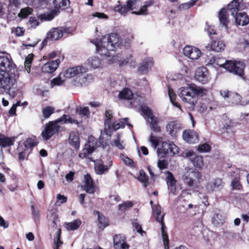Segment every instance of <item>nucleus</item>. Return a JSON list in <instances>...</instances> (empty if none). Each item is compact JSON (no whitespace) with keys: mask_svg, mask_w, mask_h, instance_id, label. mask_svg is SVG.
<instances>
[{"mask_svg":"<svg viewBox=\"0 0 249 249\" xmlns=\"http://www.w3.org/2000/svg\"><path fill=\"white\" fill-rule=\"evenodd\" d=\"M92 43L95 45L97 52L101 55L110 57L109 61L111 63L118 62L120 66L128 65L130 67H134L136 60L133 56L130 54L126 58H120L117 54L115 55L114 52L119 47L123 45L122 39L116 33H112L109 36H104L99 40L96 39L92 41Z\"/></svg>","mask_w":249,"mask_h":249,"instance_id":"nucleus-1","label":"nucleus"},{"mask_svg":"<svg viewBox=\"0 0 249 249\" xmlns=\"http://www.w3.org/2000/svg\"><path fill=\"white\" fill-rule=\"evenodd\" d=\"M105 126L104 130L101 131L99 138L100 143L103 146L107 144V140L110 139L111 133L113 131L124 128L125 124L129 127L131 125L128 122L127 118L120 120L119 123H115L112 120V112L111 110H107L105 112Z\"/></svg>","mask_w":249,"mask_h":249,"instance_id":"nucleus-2","label":"nucleus"},{"mask_svg":"<svg viewBox=\"0 0 249 249\" xmlns=\"http://www.w3.org/2000/svg\"><path fill=\"white\" fill-rule=\"evenodd\" d=\"M207 90L194 84H190L187 87H182L178 90V95L182 101L194 107L197 102L198 96H203L206 94Z\"/></svg>","mask_w":249,"mask_h":249,"instance_id":"nucleus-3","label":"nucleus"},{"mask_svg":"<svg viewBox=\"0 0 249 249\" xmlns=\"http://www.w3.org/2000/svg\"><path fill=\"white\" fill-rule=\"evenodd\" d=\"M88 71V69L82 65L70 67L60 72L58 77L53 78L51 82L52 88L55 86H60L68 79L85 73Z\"/></svg>","mask_w":249,"mask_h":249,"instance_id":"nucleus-4","label":"nucleus"},{"mask_svg":"<svg viewBox=\"0 0 249 249\" xmlns=\"http://www.w3.org/2000/svg\"><path fill=\"white\" fill-rule=\"evenodd\" d=\"M245 8L243 0H233L228 5L227 9L234 17L237 25L245 26L249 23V17L247 14L245 12H239Z\"/></svg>","mask_w":249,"mask_h":249,"instance_id":"nucleus-5","label":"nucleus"},{"mask_svg":"<svg viewBox=\"0 0 249 249\" xmlns=\"http://www.w3.org/2000/svg\"><path fill=\"white\" fill-rule=\"evenodd\" d=\"M219 66L227 71L240 76L243 74L245 65L241 61L236 60L225 61L223 58H216V67Z\"/></svg>","mask_w":249,"mask_h":249,"instance_id":"nucleus-6","label":"nucleus"},{"mask_svg":"<svg viewBox=\"0 0 249 249\" xmlns=\"http://www.w3.org/2000/svg\"><path fill=\"white\" fill-rule=\"evenodd\" d=\"M161 208L159 205H155L153 208V215L155 217L157 222L161 225V232L164 249H169L168 236L166 232V227L163 222L164 214L161 213Z\"/></svg>","mask_w":249,"mask_h":249,"instance_id":"nucleus-7","label":"nucleus"},{"mask_svg":"<svg viewBox=\"0 0 249 249\" xmlns=\"http://www.w3.org/2000/svg\"><path fill=\"white\" fill-rule=\"evenodd\" d=\"M201 174L197 171L190 169L183 176L182 179L185 184L192 188H196L199 186Z\"/></svg>","mask_w":249,"mask_h":249,"instance_id":"nucleus-8","label":"nucleus"},{"mask_svg":"<svg viewBox=\"0 0 249 249\" xmlns=\"http://www.w3.org/2000/svg\"><path fill=\"white\" fill-rule=\"evenodd\" d=\"M159 156L164 157L167 155L173 156L179 153V148L173 142H163L157 149Z\"/></svg>","mask_w":249,"mask_h":249,"instance_id":"nucleus-9","label":"nucleus"},{"mask_svg":"<svg viewBox=\"0 0 249 249\" xmlns=\"http://www.w3.org/2000/svg\"><path fill=\"white\" fill-rule=\"evenodd\" d=\"M118 96L121 99L131 100L130 103L133 107H137L140 105L142 101V96L137 94H133L132 91L127 88H125L120 91Z\"/></svg>","mask_w":249,"mask_h":249,"instance_id":"nucleus-10","label":"nucleus"},{"mask_svg":"<svg viewBox=\"0 0 249 249\" xmlns=\"http://www.w3.org/2000/svg\"><path fill=\"white\" fill-rule=\"evenodd\" d=\"M247 172L242 169L235 168L230 172L232 178L231 183V187L232 190H241L242 189V185L240 183V178L245 175Z\"/></svg>","mask_w":249,"mask_h":249,"instance_id":"nucleus-11","label":"nucleus"},{"mask_svg":"<svg viewBox=\"0 0 249 249\" xmlns=\"http://www.w3.org/2000/svg\"><path fill=\"white\" fill-rule=\"evenodd\" d=\"M15 65L11 55L5 52L0 53V71L9 72L13 70Z\"/></svg>","mask_w":249,"mask_h":249,"instance_id":"nucleus-12","label":"nucleus"},{"mask_svg":"<svg viewBox=\"0 0 249 249\" xmlns=\"http://www.w3.org/2000/svg\"><path fill=\"white\" fill-rule=\"evenodd\" d=\"M60 122L58 119L54 121L49 122L46 125L45 129L42 132L41 135L45 141L48 140L52 136L57 133L60 129Z\"/></svg>","mask_w":249,"mask_h":249,"instance_id":"nucleus-13","label":"nucleus"},{"mask_svg":"<svg viewBox=\"0 0 249 249\" xmlns=\"http://www.w3.org/2000/svg\"><path fill=\"white\" fill-rule=\"evenodd\" d=\"M16 83V79L12 78L8 72H0V89H2L8 92Z\"/></svg>","mask_w":249,"mask_h":249,"instance_id":"nucleus-14","label":"nucleus"},{"mask_svg":"<svg viewBox=\"0 0 249 249\" xmlns=\"http://www.w3.org/2000/svg\"><path fill=\"white\" fill-rule=\"evenodd\" d=\"M70 29L68 27H57L51 29L47 33V37L42 42L44 44L48 39L52 40H57L62 37L64 33H70Z\"/></svg>","mask_w":249,"mask_h":249,"instance_id":"nucleus-15","label":"nucleus"},{"mask_svg":"<svg viewBox=\"0 0 249 249\" xmlns=\"http://www.w3.org/2000/svg\"><path fill=\"white\" fill-rule=\"evenodd\" d=\"M97 146L96 139L92 136L89 137L88 142L85 144V147L82 152L79 154V158L83 159L87 158L88 155L91 154L94 151Z\"/></svg>","mask_w":249,"mask_h":249,"instance_id":"nucleus-16","label":"nucleus"},{"mask_svg":"<svg viewBox=\"0 0 249 249\" xmlns=\"http://www.w3.org/2000/svg\"><path fill=\"white\" fill-rule=\"evenodd\" d=\"M224 186V183L222 178H215L205 185V191L207 193H212L220 191L223 189Z\"/></svg>","mask_w":249,"mask_h":249,"instance_id":"nucleus-17","label":"nucleus"},{"mask_svg":"<svg viewBox=\"0 0 249 249\" xmlns=\"http://www.w3.org/2000/svg\"><path fill=\"white\" fill-rule=\"evenodd\" d=\"M142 112L146 116L150 123L152 129L155 132H160V129L157 124V119L152 114L151 110L146 106H141Z\"/></svg>","mask_w":249,"mask_h":249,"instance_id":"nucleus-18","label":"nucleus"},{"mask_svg":"<svg viewBox=\"0 0 249 249\" xmlns=\"http://www.w3.org/2000/svg\"><path fill=\"white\" fill-rule=\"evenodd\" d=\"M195 77L197 81L203 84L207 83L211 79L209 72L205 67L197 69Z\"/></svg>","mask_w":249,"mask_h":249,"instance_id":"nucleus-19","label":"nucleus"},{"mask_svg":"<svg viewBox=\"0 0 249 249\" xmlns=\"http://www.w3.org/2000/svg\"><path fill=\"white\" fill-rule=\"evenodd\" d=\"M183 54L192 60H196L201 54V51L197 48L187 45L183 49Z\"/></svg>","mask_w":249,"mask_h":249,"instance_id":"nucleus-20","label":"nucleus"},{"mask_svg":"<svg viewBox=\"0 0 249 249\" xmlns=\"http://www.w3.org/2000/svg\"><path fill=\"white\" fill-rule=\"evenodd\" d=\"M154 64L153 59L151 57L144 58L138 67V71L142 73H147L152 68Z\"/></svg>","mask_w":249,"mask_h":249,"instance_id":"nucleus-21","label":"nucleus"},{"mask_svg":"<svg viewBox=\"0 0 249 249\" xmlns=\"http://www.w3.org/2000/svg\"><path fill=\"white\" fill-rule=\"evenodd\" d=\"M124 235L117 234L113 238V245L115 249H129V246L126 243Z\"/></svg>","mask_w":249,"mask_h":249,"instance_id":"nucleus-22","label":"nucleus"},{"mask_svg":"<svg viewBox=\"0 0 249 249\" xmlns=\"http://www.w3.org/2000/svg\"><path fill=\"white\" fill-rule=\"evenodd\" d=\"M86 65L91 70L100 69L103 68V62L98 56L92 55L88 58Z\"/></svg>","mask_w":249,"mask_h":249,"instance_id":"nucleus-23","label":"nucleus"},{"mask_svg":"<svg viewBox=\"0 0 249 249\" xmlns=\"http://www.w3.org/2000/svg\"><path fill=\"white\" fill-rule=\"evenodd\" d=\"M112 165V161L111 160H109L107 165H104L102 161L97 160L95 162L94 165L95 173L96 174L100 175L106 174Z\"/></svg>","mask_w":249,"mask_h":249,"instance_id":"nucleus-24","label":"nucleus"},{"mask_svg":"<svg viewBox=\"0 0 249 249\" xmlns=\"http://www.w3.org/2000/svg\"><path fill=\"white\" fill-rule=\"evenodd\" d=\"M60 62L59 59L47 62L42 66L41 71L45 73H52L57 69Z\"/></svg>","mask_w":249,"mask_h":249,"instance_id":"nucleus-25","label":"nucleus"},{"mask_svg":"<svg viewBox=\"0 0 249 249\" xmlns=\"http://www.w3.org/2000/svg\"><path fill=\"white\" fill-rule=\"evenodd\" d=\"M83 188L88 193L93 194L95 191V187L93 180L89 174H87L84 176Z\"/></svg>","mask_w":249,"mask_h":249,"instance_id":"nucleus-26","label":"nucleus"},{"mask_svg":"<svg viewBox=\"0 0 249 249\" xmlns=\"http://www.w3.org/2000/svg\"><path fill=\"white\" fill-rule=\"evenodd\" d=\"M182 137L185 141L190 143H195L198 141V134L193 130H184L183 132Z\"/></svg>","mask_w":249,"mask_h":249,"instance_id":"nucleus-27","label":"nucleus"},{"mask_svg":"<svg viewBox=\"0 0 249 249\" xmlns=\"http://www.w3.org/2000/svg\"><path fill=\"white\" fill-rule=\"evenodd\" d=\"M181 124L178 121L169 122L166 126V129L169 134L172 137L176 135L181 130Z\"/></svg>","mask_w":249,"mask_h":249,"instance_id":"nucleus-28","label":"nucleus"},{"mask_svg":"<svg viewBox=\"0 0 249 249\" xmlns=\"http://www.w3.org/2000/svg\"><path fill=\"white\" fill-rule=\"evenodd\" d=\"M228 9L222 8L219 12L218 18L220 25L224 28L225 30H228L229 20L228 18V14L227 11Z\"/></svg>","mask_w":249,"mask_h":249,"instance_id":"nucleus-29","label":"nucleus"},{"mask_svg":"<svg viewBox=\"0 0 249 249\" xmlns=\"http://www.w3.org/2000/svg\"><path fill=\"white\" fill-rule=\"evenodd\" d=\"M111 145L120 150L124 149L125 147V144L122 139V135L118 134L111 141Z\"/></svg>","mask_w":249,"mask_h":249,"instance_id":"nucleus-30","label":"nucleus"},{"mask_svg":"<svg viewBox=\"0 0 249 249\" xmlns=\"http://www.w3.org/2000/svg\"><path fill=\"white\" fill-rule=\"evenodd\" d=\"M70 144L75 148L78 149L80 146V139L79 134L76 132H72L69 136Z\"/></svg>","mask_w":249,"mask_h":249,"instance_id":"nucleus-31","label":"nucleus"},{"mask_svg":"<svg viewBox=\"0 0 249 249\" xmlns=\"http://www.w3.org/2000/svg\"><path fill=\"white\" fill-rule=\"evenodd\" d=\"M225 45L222 40L220 39L214 40L212 42L211 48L212 50L220 52L225 49Z\"/></svg>","mask_w":249,"mask_h":249,"instance_id":"nucleus-32","label":"nucleus"},{"mask_svg":"<svg viewBox=\"0 0 249 249\" xmlns=\"http://www.w3.org/2000/svg\"><path fill=\"white\" fill-rule=\"evenodd\" d=\"M54 10L58 12L59 9L64 10L70 5L69 0H54Z\"/></svg>","mask_w":249,"mask_h":249,"instance_id":"nucleus-33","label":"nucleus"},{"mask_svg":"<svg viewBox=\"0 0 249 249\" xmlns=\"http://www.w3.org/2000/svg\"><path fill=\"white\" fill-rule=\"evenodd\" d=\"M58 121L60 122V124H61L68 123L75 124L76 125L79 124V122L77 120L74 119L70 116L65 114L58 118Z\"/></svg>","mask_w":249,"mask_h":249,"instance_id":"nucleus-34","label":"nucleus"},{"mask_svg":"<svg viewBox=\"0 0 249 249\" xmlns=\"http://www.w3.org/2000/svg\"><path fill=\"white\" fill-rule=\"evenodd\" d=\"M14 141V138H8L3 135H0V146L5 147L12 145Z\"/></svg>","mask_w":249,"mask_h":249,"instance_id":"nucleus-35","label":"nucleus"},{"mask_svg":"<svg viewBox=\"0 0 249 249\" xmlns=\"http://www.w3.org/2000/svg\"><path fill=\"white\" fill-rule=\"evenodd\" d=\"M96 213L98 216V226L99 228H105L108 225V219L99 212H96Z\"/></svg>","mask_w":249,"mask_h":249,"instance_id":"nucleus-36","label":"nucleus"},{"mask_svg":"<svg viewBox=\"0 0 249 249\" xmlns=\"http://www.w3.org/2000/svg\"><path fill=\"white\" fill-rule=\"evenodd\" d=\"M168 95H169V98H170L171 103L175 107H178L179 109V110L180 111V112H181L182 110L181 109L180 106L179 105V104H178L177 102H176L177 96H176V94L175 93L174 91L170 87H169L168 88Z\"/></svg>","mask_w":249,"mask_h":249,"instance_id":"nucleus-37","label":"nucleus"},{"mask_svg":"<svg viewBox=\"0 0 249 249\" xmlns=\"http://www.w3.org/2000/svg\"><path fill=\"white\" fill-rule=\"evenodd\" d=\"M81 221L79 219H76L71 222L65 223L66 228L69 231H73L77 230L80 225Z\"/></svg>","mask_w":249,"mask_h":249,"instance_id":"nucleus-38","label":"nucleus"},{"mask_svg":"<svg viewBox=\"0 0 249 249\" xmlns=\"http://www.w3.org/2000/svg\"><path fill=\"white\" fill-rule=\"evenodd\" d=\"M166 182L168 186L172 188L175 191L176 188V180L175 179L173 175L171 172L167 171L166 173Z\"/></svg>","mask_w":249,"mask_h":249,"instance_id":"nucleus-39","label":"nucleus"},{"mask_svg":"<svg viewBox=\"0 0 249 249\" xmlns=\"http://www.w3.org/2000/svg\"><path fill=\"white\" fill-rule=\"evenodd\" d=\"M191 160L196 167L201 168L203 166V159L201 156L196 155L194 158H192Z\"/></svg>","mask_w":249,"mask_h":249,"instance_id":"nucleus-40","label":"nucleus"},{"mask_svg":"<svg viewBox=\"0 0 249 249\" xmlns=\"http://www.w3.org/2000/svg\"><path fill=\"white\" fill-rule=\"evenodd\" d=\"M138 179L143 184L144 187L148 185V177L143 170H140Z\"/></svg>","mask_w":249,"mask_h":249,"instance_id":"nucleus-41","label":"nucleus"},{"mask_svg":"<svg viewBox=\"0 0 249 249\" xmlns=\"http://www.w3.org/2000/svg\"><path fill=\"white\" fill-rule=\"evenodd\" d=\"M152 4L151 1H148L145 2L139 10L138 11H133V14L136 15H145L147 14V8Z\"/></svg>","mask_w":249,"mask_h":249,"instance_id":"nucleus-42","label":"nucleus"},{"mask_svg":"<svg viewBox=\"0 0 249 249\" xmlns=\"http://www.w3.org/2000/svg\"><path fill=\"white\" fill-rule=\"evenodd\" d=\"M61 229L59 228L56 231V236L53 239L54 247L53 249H58V248L62 244V242L60 240Z\"/></svg>","mask_w":249,"mask_h":249,"instance_id":"nucleus-43","label":"nucleus"},{"mask_svg":"<svg viewBox=\"0 0 249 249\" xmlns=\"http://www.w3.org/2000/svg\"><path fill=\"white\" fill-rule=\"evenodd\" d=\"M133 203L131 201H125L123 203L120 204L118 206L119 211L122 212H124L125 211L127 210L130 208H131L133 206Z\"/></svg>","mask_w":249,"mask_h":249,"instance_id":"nucleus-44","label":"nucleus"},{"mask_svg":"<svg viewBox=\"0 0 249 249\" xmlns=\"http://www.w3.org/2000/svg\"><path fill=\"white\" fill-rule=\"evenodd\" d=\"M31 210L33 219L36 221H38L40 217L39 210L35 204L31 205Z\"/></svg>","mask_w":249,"mask_h":249,"instance_id":"nucleus-45","label":"nucleus"},{"mask_svg":"<svg viewBox=\"0 0 249 249\" xmlns=\"http://www.w3.org/2000/svg\"><path fill=\"white\" fill-rule=\"evenodd\" d=\"M197 0H191L188 2L182 3L178 6V9L180 10L188 9L194 6Z\"/></svg>","mask_w":249,"mask_h":249,"instance_id":"nucleus-46","label":"nucleus"},{"mask_svg":"<svg viewBox=\"0 0 249 249\" xmlns=\"http://www.w3.org/2000/svg\"><path fill=\"white\" fill-rule=\"evenodd\" d=\"M54 111V108L53 107L48 106L44 107L42 109V114L45 118H49Z\"/></svg>","mask_w":249,"mask_h":249,"instance_id":"nucleus-47","label":"nucleus"},{"mask_svg":"<svg viewBox=\"0 0 249 249\" xmlns=\"http://www.w3.org/2000/svg\"><path fill=\"white\" fill-rule=\"evenodd\" d=\"M108 16L103 13L101 12H94L89 16V18L93 19L94 18H97L98 19H108Z\"/></svg>","mask_w":249,"mask_h":249,"instance_id":"nucleus-48","label":"nucleus"},{"mask_svg":"<svg viewBox=\"0 0 249 249\" xmlns=\"http://www.w3.org/2000/svg\"><path fill=\"white\" fill-rule=\"evenodd\" d=\"M34 55L30 54L26 57L24 63L25 69L28 73L30 71L31 65L33 59Z\"/></svg>","mask_w":249,"mask_h":249,"instance_id":"nucleus-49","label":"nucleus"},{"mask_svg":"<svg viewBox=\"0 0 249 249\" xmlns=\"http://www.w3.org/2000/svg\"><path fill=\"white\" fill-rule=\"evenodd\" d=\"M148 141L150 142L151 146L154 149H156L159 144V138L156 136H154L153 134H151L150 136Z\"/></svg>","mask_w":249,"mask_h":249,"instance_id":"nucleus-50","label":"nucleus"},{"mask_svg":"<svg viewBox=\"0 0 249 249\" xmlns=\"http://www.w3.org/2000/svg\"><path fill=\"white\" fill-rule=\"evenodd\" d=\"M32 11L33 9L29 7L23 8L21 9L20 13L18 14V16L22 18H25L29 15L31 14Z\"/></svg>","mask_w":249,"mask_h":249,"instance_id":"nucleus-51","label":"nucleus"},{"mask_svg":"<svg viewBox=\"0 0 249 249\" xmlns=\"http://www.w3.org/2000/svg\"><path fill=\"white\" fill-rule=\"evenodd\" d=\"M58 12L55 10L52 11L50 13L44 14L42 16V18L45 20L50 21L52 20L54 17L56 15Z\"/></svg>","mask_w":249,"mask_h":249,"instance_id":"nucleus-52","label":"nucleus"},{"mask_svg":"<svg viewBox=\"0 0 249 249\" xmlns=\"http://www.w3.org/2000/svg\"><path fill=\"white\" fill-rule=\"evenodd\" d=\"M140 2V0H128L127 2V7L130 10L137 9Z\"/></svg>","mask_w":249,"mask_h":249,"instance_id":"nucleus-53","label":"nucleus"},{"mask_svg":"<svg viewBox=\"0 0 249 249\" xmlns=\"http://www.w3.org/2000/svg\"><path fill=\"white\" fill-rule=\"evenodd\" d=\"M231 98H232V104L234 105H238L239 104L243 105V104H241V97L237 93H232Z\"/></svg>","mask_w":249,"mask_h":249,"instance_id":"nucleus-54","label":"nucleus"},{"mask_svg":"<svg viewBox=\"0 0 249 249\" xmlns=\"http://www.w3.org/2000/svg\"><path fill=\"white\" fill-rule=\"evenodd\" d=\"M115 11L119 12L121 15H125L128 11H130L129 8L127 7V4L126 6H118L115 8Z\"/></svg>","mask_w":249,"mask_h":249,"instance_id":"nucleus-55","label":"nucleus"},{"mask_svg":"<svg viewBox=\"0 0 249 249\" xmlns=\"http://www.w3.org/2000/svg\"><path fill=\"white\" fill-rule=\"evenodd\" d=\"M211 149L210 145L207 143H203L199 145L198 146L197 150L199 152L204 153V152H208L210 151Z\"/></svg>","mask_w":249,"mask_h":249,"instance_id":"nucleus-56","label":"nucleus"},{"mask_svg":"<svg viewBox=\"0 0 249 249\" xmlns=\"http://www.w3.org/2000/svg\"><path fill=\"white\" fill-rule=\"evenodd\" d=\"M57 201L56 202V204L57 205L60 206L62 204L66 203L67 200V198L64 195H62L61 194H58L57 195Z\"/></svg>","mask_w":249,"mask_h":249,"instance_id":"nucleus-57","label":"nucleus"},{"mask_svg":"<svg viewBox=\"0 0 249 249\" xmlns=\"http://www.w3.org/2000/svg\"><path fill=\"white\" fill-rule=\"evenodd\" d=\"M158 167L160 170L166 169L168 166V162L165 160H159L157 163Z\"/></svg>","mask_w":249,"mask_h":249,"instance_id":"nucleus-58","label":"nucleus"},{"mask_svg":"<svg viewBox=\"0 0 249 249\" xmlns=\"http://www.w3.org/2000/svg\"><path fill=\"white\" fill-rule=\"evenodd\" d=\"M25 30L22 27H18L15 29H13L12 32L15 34L17 36H22L24 34Z\"/></svg>","mask_w":249,"mask_h":249,"instance_id":"nucleus-59","label":"nucleus"},{"mask_svg":"<svg viewBox=\"0 0 249 249\" xmlns=\"http://www.w3.org/2000/svg\"><path fill=\"white\" fill-rule=\"evenodd\" d=\"M80 115L88 117L89 116L90 112L89 108L86 107H80L79 110Z\"/></svg>","mask_w":249,"mask_h":249,"instance_id":"nucleus-60","label":"nucleus"},{"mask_svg":"<svg viewBox=\"0 0 249 249\" xmlns=\"http://www.w3.org/2000/svg\"><path fill=\"white\" fill-rule=\"evenodd\" d=\"M132 224L133 228L137 231V232L142 235L143 233H144V231H142L141 225L136 221L133 222Z\"/></svg>","mask_w":249,"mask_h":249,"instance_id":"nucleus-61","label":"nucleus"},{"mask_svg":"<svg viewBox=\"0 0 249 249\" xmlns=\"http://www.w3.org/2000/svg\"><path fill=\"white\" fill-rule=\"evenodd\" d=\"M36 144V142L31 139H27L24 142V145L26 148L32 147Z\"/></svg>","mask_w":249,"mask_h":249,"instance_id":"nucleus-62","label":"nucleus"},{"mask_svg":"<svg viewBox=\"0 0 249 249\" xmlns=\"http://www.w3.org/2000/svg\"><path fill=\"white\" fill-rule=\"evenodd\" d=\"M120 158L122 161L126 165L129 166H132L133 164V162L132 160L129 159L128 157L125 156L123 154H121L120 155Z\"/></svg>","mask_w":249,"mask_h":249,"instance_id":"nucleus-63","label":"nucleus"},{"mask_svg":"<svg viewBox=\"0 0 249 249\" xmlns=\"http://www.w3.org/2000/svg\"><path fill=\"white\" fill-rule=\"evenodd\" d=\"M120 200V197L118 195H111L109 198V202L111 205H114L119 202Z\"/></svg>","mask_w":249,"mask_h":249,"instance_id":"nucleus-64","label":"nucleus"}]
</instances>
